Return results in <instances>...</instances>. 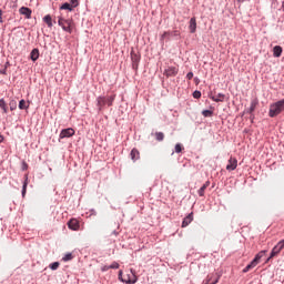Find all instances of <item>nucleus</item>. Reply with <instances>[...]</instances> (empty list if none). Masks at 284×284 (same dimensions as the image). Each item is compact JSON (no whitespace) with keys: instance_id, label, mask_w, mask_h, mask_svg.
Returning <instances> with one entry per match:
<instances>
[{"instance_id":"f257e3e1","label":"nucleus","mask_w":284,"mask_h":284,"mask_svg":"<svg viewBox=\"0 0 284 284\" xmlns=\"http://www.w3.org/2000/svg\"><path fill=\"white\" fill-rule=\"evenodd\" d=\"M58 24L64 32H68L69 34H72V30H74V20L72 18H65L63 17V13H61L58 17Z\"/></svg>"},{"instance_id":"f03ea898","label":"nucleus","mask_w":284,"mask_h":284,"mask_svg":"<svg viewBox=\"0 0 284 284\" xmlns=\"http://www.w3.org/2000/svg\"><path fill=\"white\" fill-rule=\"evenodd\" d=\"M283 111H284V99L270 105L268 116H271V119H274V116H278V114H281V112Z\"/></svg>"},{"instance_id":"7ed1b4c3","label":"nucleus","mask_w":284,"mask_h":284,"mask_svg":"<svg viewBox=\"0 0 284 284\" xmlns=\"http://www.w3.org/2000/svg\"><path fill=\"white\" fill-rule=\"evenodd\" d=\"M114 99H116V95H111L108 98L99 97L97 99L99 111L101 112V110H103V108H105V105H109V108L112 106V103H114Z\"/></svg>"},{"instance_id":"20e7f679","label":"nucleus","mask_w":284,"mask_h":284,"mask_svg":"<svg viewBox=\"0 0 284 284\" xmlns=\"http://www.w3.org/2000/svg\"><path fill=\"white\" fill-rule=\"evenodd\" d=\"M267 251H261L260 253H257L254 257V260L248 264L246 265L244 268H243V273L244 274H247V272H250V270H254V267H256L261 261V258H263V255L266 253Z\"/></svg>"},{"instance_id":"39448f33","label":"nucleus","mask_w":284,"mask_h":284,"mask_svg":"<svg viewBox=\"0 0 284 284\" xmlns=\"http://www.w3.org/2000/svg\"><path fill=\"white\" fill-rule=\"evenodd\" d=\"M119 278L120 281H122V283H129V284H134L138 281L136 274H134L133 270H131L130 273H128L126 275H123V271H120Z\"/></svg>"},{"instance_id":"423d86ee","label":"nucleus","mask_w":284,"mask_h":284,"mask_svg":"<svg viewBox=\"0 0 284 284\" xmlns=\"http://www.w3.org/2000/svg\"><path fill=\"white\" fill-rule=\"evenodd\" d=\"M284 250V240H281L271 251V255L268 257V261L274 258V256H278L281 252Z\"/></svg>"},{"instance_id":"0eeeda50","label":"nucleus","mask_w":284,"mask_h":284,"mask_svg":"<svg viewBox=\"0 0 284 284\" xmlns=\"http://www.w3.org/2000/svg\"><path fill=\"white\" fill-rule=\"evenodd\" d=\"M239 166V160L236 158H230L226 170L227 172H234V170Z\"/></svg>"},{"instance_id":"6e6552de","label":"nucleus","mask_w":284,"mask_h":284,"mask_svg":"<svg viewBox=\"0 0 284 284\" xmlns=\"http://www.w3.org/2000/svg\"><path fill=\"white\" fill-rule=\"evenodd\" d=\"M68 227H69V230H72L73 232H79V229L81 227V224L79 223V220L71 219L68 222Z\"/></svg>"},{"instance_id":"1a4fd4ad","label":"nucleus","mask_w":284,"mask_h":284,"mask_svg":"<svg viewBox=\"0 0 284 284\" xmlns=\"http://www.w3.org/2000/svg\"><path fill=\"white\" fill-rule=\"evenodd\" d=\"M70 136H74V129L72 128L62 130L60 132L59 139H70Z\"/></svg>"},{"instance_id":"9d476101","label":"nucleus","mask_w":284,"mask_h":284,"mask_svg":"<svg viewBox=\"0 0 284 284\" xmlns=\"http://www.w3.org/2000/svg\"><path fill=\"white\" fill-rule=\"evenodd\" d=\"M176 74H179V68L176 67H169L164 70V77H176Z\"/></svg>"},{"instance_id":"9b49d317","label":"nucleus","mask_w":284,"mask_h":284,"mask_svg":"<svg viewBox=\"0 0 284 284\" xmlns=\"http://www.w3.org/2000/svg\"><path fill=\"white\" fill-rule=\"evenodd\" d=\"M131 60L134 70H136V68H139V61H141V55L134 53V51H131Z\"/></svg>"},{"instance_id":"f8f14e48","label":"nucleus","mask_w":284,"mask_h":284,"mask_svg":"<svg viewBox=\"0 0 284 284\" xmlns=\"http://www.w3.org/2000/svg\"><path fill=\"white\" fill-rule=\"evenodd\" d=\"M19 12L20 14H23L26 19H32V10H30V8L22 7L19 9Z\"/></svg>"},{"instance_id":"ddd939ff","label":"nucleus","mask_w":284,"mask_h":284,"mask_svg":"<svg viewBox=\"0 0 284 284\" xmlns=\"http://www.w3.org/2000/svg\"><path fill=\"white\" fill-rule=\"evenodd\" d=\"M221 278L217 274H211L206 277L205 284H216L219 283V280Z\"/></svg>"},{"instance_id":"4468645a","label":"nucleus","mask_w":284,"mask_h":284,"mask_svg":"<svg viewBox=\"0 0 284 284\" xmlns=\"http://www.w3.org/2000/svg\"><path fill=\"white\" fill-rule=\"evenodd\" d=\"M192 221H194V214L190 213L186 217H184V220L182 222V227H187V225H190V223H192Z\"/></svg>"},{"instance_id":"2eb2a0df","label":"nucleus","mask_w":284,"mask_h":284,"mask_svg":"<svg viewBox=\"0 0 284 284\" xmlns=\"http://www.w3.org/2000/svg\"><path fill=\"white\" fill-rule=\"evenodd\" d=\"M210 99H212V101H215V103H223V101H225V94L219 93L215 97L211 95Z\"/></svg>"},{"instance_id":"dca6fc26","label":"nucleus","mask_w":284,"mask_h":284,"mask_svg":"<svg viewBox=\"0 0 284 284\" xmlns=\"http://www.w3.org/2000/svg\"><path fill=\"white\" fill-rule=\"evenodd\" d=\"M189 30L191 34H194V32H196V18H191Z\"/></svg>"},{"instance_id":"f3484780","label":"nucleus","mask_w":284,"mask_h":284,"mask_svg":"<svg viewBox=\"0 0 284 284\" xmlns=\"http://www.w3.org/2000/svg\"><path fill=\"white\" fill-rule=\"evenodd\" d=\"M210 187V181H206L197 191L199 196H205V191Z\"/></svg>"},{"instance_id":"a211bd4d","label":"nucleus","mask_w":284,"mask_h":284,"mask_svg":"<svg viewBox=\"0 0 284 284\" xmlns=\"http://www.w3.org/2000/svg\"><path fill=\"white\" fill-rule=\"evenodd\" d=\"M257 105H258V99L254 98L251 101V105H250V109H248V114H252V112H254V110H256Z\"/></svg>"},{"instance_id":"6ab92c4d","label":"nucleus","mask_w":284,"mask_h":284,"mask_svg":"<svg viewBox=\"0 0 284 284\" xmlns=\"http://www.w3.org/2000/svg\"><path fill=\"white\" fill-rule=\"evenodd\" d=\"M130 156L132 161H139V159L141 158V153L139 152V150L133 149L130 153Z\"/></svg>"},{"instance_id":"aec40b11","label":"nucleus","mask_w":284,"mask_h":284,"mask_svg":"<svg viewBox=\"0 0 284 284\" xmlns=\"http://www.w3.org/2000/svg\"><path fill=\"white\" fill-rule=\"evenodd\" d=\"M281 54H283V48L281 45H275L273 48V55L275 58H278V57H281Z\"/></svg>"},{"instance_id":"412c9836","label":"nucleus","mask_w":284,"mask_h":284,"mask_svg":"<svg viewBox=\"0 0 284 284\" xmlns=\"http://www.w3.org/2000/svg\"><path fill=\"white\" fill-rule=\"evenodd\" d=\"M30 108V102H26V100H20L19 110H28Z\"/></svg>"},{"instance_id":"4be33fe9","label":"nucleus","mask_w":284,"mask_h":284,"mask_svg":"<svg viewBox=\"0 0 284 284\" xmlns=\"http://www.w3.org/2000/svg\"><path fill=\"white\" fill-rule=\"evenodd\" d=\"M30 59L37 61L39 59V49H33L30 53Z\"/></svg>"},{"instance_id":"5701e85b","label":"nucleus","mask_w":284,"mask_h":284,"mask_svg":"<svg viewBox=\"0 0 284 284\" xmlns=\"http://www.w3.org/2000/svg\"><path fill=\"white\" fill-rule=\"evenodd\" d=\"M44 23H47L48 28H52V16L51 14H47L43 18Z\"/></svg>"},{"instance_id":"b1692460","label":"nucleus","mask_w":284,"mask_h":284,"mask_svg":"<svg viewBox=\"0 0 284 284\" xmlns=\"http://www.w3.org/2000/svg\"><path fill=\"white\" fill-rule=\"evenodd\" d=\"M28 191V175H24V182L22 186V196L26 197V192Z\"/></svg>"},{"instance_id":"393cba45","label":"nucleus","mask_w":284,"mask_h":284,"mask_svg":"<svg viewBox=\"0 0 284 284\" xmlns=\"http://www.w3.org/2000/svg\"><path fill=\"white\" fill-rule=\"evenodd\" d=\"M0 108L3 110L4 114H8V105L3 99L0 100Z\"/></svg>"},{"instance_id":"a878e982","label":"nucleus","mask_w":284,"mask_h":284,"mask_svg":"<svg viewBox=\"0 0 284 284\" xmlns=\"http://www.w3.org/2000/svg\"><path fill=\"white\" fill-rule=\"evenodd\" d=\"M60 10H69V12H72V6L65 2L60 7Z\"/></svg>"},{"instance_id":"bb28decb","label":"nucleus","mask_w":284,"mask_h":284,"mask_svg":"<svg viewBox=\"0 0 284 284\" xmlns=\"http://www.w3.org/2000/svg\"><path fill=\"white\" fill-rule=\"evenodd\" d=\"M156 141H163L165 139V134L163 132H155Z\"/></svg>"},{"instance_id":"cd10ccee","label":"nucleus","mask_w":284,"mask_h":284,"mask_svg":"<svg viewBox=\"0 0 284 284\" xmlns=\"http://www.w3.org/2000/svg\"><path fill=\"white\" fill-rule=\"evenodd\" d=\"M176 154H181L183 152V145L181 143L175 144Z\"/></svg>"},{"instance_id":"c85d7f7f","label":"nucleus","mask_w":284,"mask_h":284,"mask_svg":"<svg viewBox=\"0 0 284 284\" xmlns=\"http://www.w3.org/2000/svg\"><path fill=\"white\" fill-rule=\"evenodd\" d=\"M202 114L207 118V116H212L214 114V111H211V110H204L202 111Z\"/></svg>"},{"instance_id":"c756f323","label":"nucleus","mask_w":284,"mask_h":284,"mask_svg":"<svg viewBox=\"0 0 284 284\" xmlns=\"http://www.w3.org/2000/svg\"><path fill=\"white\" fill-rule=\"evenodd\" d=\"M59 262H54V263H51L50 265H49V267H50V270H59Z\"/></svg>"},{"instance_id":"7c9ffc66","label":"nucleus","mask_w":284,"mask_h":284,"mask_svg":"<svg viewBox=\"0 0 284 284\" xmlns=\"http://www.w3.org/2000/svg\"><path fill=\"white\" fill-rule=\"evenodd\" d=\"M110 270H119V263L113 262L111 265H109Z\"/></svg>"},{"instance_id":"2f4dec72","label":"nucleus","mask_w":284,"mask_h":284,"mask_svg":"<svg viewBox=\"0 0 284 284\" xmlns=\"http://www.w3.org/2000/svg\"><path fill=\"white\" fill-rule=\"evenodd\" d=\"M62 261L67 262V261H72V255L71 253L65 254L64 257L62 258Z\"/></svg>"},{"instance_id":"473e14b6","label":"nucleus","mask_w":284,"mask_h":284,"mask_svg":"<svg viewBox=\"0 0 284 284\" xmlns=\"http://www.w3.org/2000/svg\"><path fill=\"white\" fill-rule=\"evenodd\" d=\"M193 98L194 99H201V91H194L193 92Z\"/></svg>"},{"instance_id":"72a5a7b5","label":"nucleus","mask_w":284,"mask_h":284,"mask_svg":"<svg viewBox=\"0 0 284 284\" xmlns=\"http://www.w3.org/2000/svg\"><path fill=\"white\" fill-rule=\"evenodd\" d=\"M186 79H189V81H192V79H194V73L193 72H189L186 74Z\"/></svg>"},{"instance_id":"f704fd0d","label":"nucleus","mask_w":284,"mask_h":284,"mask_svg":"<svg viewBox=\"0 0 284 284\" xmlns=\"http://www.w3.org/2000/svg\"><path fill=\"white\" fill-rule=\"evenodd\" d=\"M10 110H17V102H10Z\"/></svg>"},{"instance_id":"c9c22d12","label":"nucleus","mask_w":284,"mask_h":284,"mask_svg":"<svg viewBox=\"0 0 284 284\" xmlns=\"http://www.w3.org/2000/svg\"><path fill=\"white\" fill-rule=\"evenodd\" d=\"M73 8H77V6H79V0H70Z\"/></svg>"},{"instance_id":"e433bc0d","label":"nucleus","mask_w":284,"mask_h":284,"mask_svg":"<svg viewBox=\"0 0 284 284\" xmlns=\"http://www.w3.org/2000/svg\"><path fill=\"white\" fill-rule=\"evenodd\" d=\"M165 37H170V32L165 31L162 36H161V39H165Z\"/></svg>"},{"instance_id":"4c0bfd02","label":"nucleus","mask_w":284,"mask_h":284,"mask_svg":"<svg viewBox=\"0 0 284 284\" xmlns=\"http://www.w3.org/2000/svg\"><path fill=\"white\" fill-rule=\"evenodd\" d=\"M2 14H3V11L0 9V23H3Z\"/></svg>"},{"instance_id":"58836bf2","label":"nucleus","mask_w":284,"mask_h":284,"mask_svg":"<svg viewBox=\"0 0 284 284\" xmlns=\"http://www.w3.org/2000/svg\"><path fill=\"white\" fill-rule=\"evenodd\" d=\"M103 272H108V270H110V266L105 265L101 268Z\"/></svg>"},{"instance_id":"ea45409f","label":"nucleus","mask_w":284,"mask_h":284,"mask_svg":"<svg viewBox=\"0 0 284 284\" xmlns=\"http://www.w3.org/2000/svg\"><path fill=\"white\" fill-rule=\"evenodd\" d=\"M0 74H7V69L0 70Z\"/></svg>"},{"instance_id":"a19ab883","label":"nucleus","mask_w":284,"mask_h":284,"mask_svg":"<svg viewBox=\"0 0 284 284\" xmlns=\"http://www.w3.org/2000/svg\"><path fill=\"white\" fill-rule=\"evenodd\" d=\"M0 143H3V135L0 134Z\"/></svg>"},{"instance_id":"79ce46f5","label":"nucleus","mask_w":284,"mask_h":284,"mask_svg":"<svg viewBox=\"0 0 284 284\" xmlns=\"http://www.w3.org/2000/svg\"><path fill=\"white\" fill-rule=\"evenodd\" d=\"M174 37H179V31H174Z\"/></svg>"},{"instance_id":"37998d69","label":"nucleus","mask_w":284,"mask_h":284,"mask_svg":"<svg viewBox=\"0 0 284 284\" xmlns=\"http://www.w3.org/2000/svg\"><path fill=\"white\" fill-rule=\"evenodd\" d=\"M113 234L116 236L119 233L116 231H114Z\"/></svg>"},{"instance_id":"c03bdc74","label":"nucleus","mask_w":284,"mask_h":284,"mask_svg":"<svg viewBox=\"0 0 284 284\" xmlns=\"http://www.w3.org/2000/svg\"><path fill=\"white\" fill-rule=\"evenodd\" d=\"M273 2L276 1V0H272Z\"/></svg>"}]
</instances>
